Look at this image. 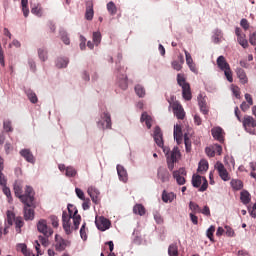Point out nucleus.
I'll list each match as a JSON object with an SVG mask.
<instances>
[{"instance_id":"nucleus-29","label":"nucleus","mask_w":256,"mask_h":256,"mask_svg":"<svg viewBox=\"0 0 256 256\" xmlns=\"http://www.w3.org/2000/svg\"><path fill=\"white\" fill-rule=\"evenodd\" d=\"M240 199L244 205H249L251 203V194L249 191L244 190L240 193Z\"/></svg>"},{"instance_id":"nucleus-5","label":"nucleus","mask_w":256,"mask_h":256,"mask_svg":"<svg viewBox=\"0 0 256 256\" xmlns=\"http://www.w3.org/2000/svg\"><path fill=\"white\" fill-rule=\"evenodd\" d=\"M242 125L245 129L246 133H249L250 135H255V127H256V120L253 118V116H244Z\"/></svg>"},{"instance_id":"nucleus-56","label":"nucleus","mask_w":256,"mask_h":256,"mask_svg":"<svg viewBox=\"0 0 256 256\" xmlns=\"http://www.w3.org/2000/svg\"><path fill=\"white\" fill-rule=\"evenodd\" d=\"M82 204V208L84 211H87L91 207V200L89 198L84 199Z\"/></svg>"},{"instance_id":"nucleus-10","label":"nucleus","mask_w":256,"mask_h":256,"mask_svg":"<svg viewBox=\"0 0 256 256\" xmlns=\"http://www.w3.org/2000/svg\"><path fill=\"white\" fill-rule=\"evenodd\" d=\"M215 169L218 171V175L222 181H229V179H231V177H229V172H227V169L223 163L217 162L215 164Z\"/></svg>"},{"instance_id":"nucleus-16","label":"nucleus","mask_w":256,"mask_h":256,"mask_svg":"<svg viewBox=\"0 0 256 256\" xmlns=\"http://www.w3.org/2000/svg\"><path fill=\"white\" fill-rule=\"evenodd\" d=\"M236 75L242 85H247V83H249V78L243 68H236Z\"/></svg>"},{"instance_id":"nucleus-51","label":"nucleus","mask_w":256,"mask_h":256,"mask_svg":"<svg viewBox=\"0 0 256 256\" xmlns=\"http://www.w3.org/2000/svg\"><path fill=\"white\" fill-rule=\"evenodd\" d=\"M75 193L78 197V199H81V201H85V192H83V190H81V188H75Z\"/></svg>"},{"instance_id":"nucleus-25","label":"nucleus","mask_w":256,"mask_h":256,"mask_svg":"<svg viewBox=\"0 0 256 256\" xmlns=\"http://www.w3.org/2000/svg\"><path fill=\"white\" fill-rule=\"evenodd\" d=\"M216 63L221 71H225V69L231 67L227 60L225 59V56H219L216 60Z\"/></svg>"},{"instance_id":"nucleus-6","label":"nucleus","mask_w":256,"mask_h":256,"mask_svg":"<svg viewBox=\"0 0 256 256\" xmlns=\"http://www.w3.org/2000/svg\"><path fill=\"white\" fill-rule=\"evenodd\" d=\"M192 185L193 187H196V188L200 187L199 191L203 193L204 191H207V188L209 187V182L207 181V178L201 177V175H193Z\"/></svg>"},{"instance_id":"nucleus-42","label":"nucleus","mask_w":256,"mask_h":256,"mask_svg":"<svg viewBox=\"0 0 256 256\" xmlns=\"http://www.w3.org/2000/svg\"><path fill=\"white\" fill-rule=\"evenodd\" d=\"M92 39L96 47H99V45L101 44V32H94Z\"/></svg>"},{"instance_id":"nucleus-22","label":"nucleus","mask_w":256,"mask_h":256,"mask_svg":"<svg viewBox=\"0 0 256 256\" xmlns=\"http://www.w3.org/2000/svg\"><path fill=\"white\" fill-rule=\"evenodd\" d=\"M169 177H171V175L167 169L161 167L158 169V179H160L162 183H167V181H169Z\"/></svg>"},{"instance_id":"nucleus-57","label":"nucleus","mask_w":256,"mask_h":256,"mask_svg":"<svg viewBox=\"0 0 256 256\" xmlns=\"http://www.w3.org/2000/svg\"><path fill=\"white\" fill-rule=\"evenodd\" d=\"M34 15H37V17H41L43 15V8L41 5H38L34 8Z\"/></svg>"},{"instance_id":"nucleus-41","label":"nucleus","mask_w":256,"mask_h":256,"mask_svg":"<svg viewBox=\"0 0 256 256\" xmlns=\"http://www.w3.org/2000/svg\"><path fill=\"white\" fill-rule=\"evenodd\" d=\"M29 1L28 0H21V5H22V11L24 17H29V7H27Z\"/></svg>"},{"instance_id":"nucleus-28","label":"nucleus","mask_w":256,"mask_h":256,"mask_svg":"<svg viewBox=\"0 0 256 256\" xmlns=\"http://www.w3.org/2000/svg\"><path fill=\"white\" fill-rule=\"evenodd\" d=\"M208 169H209V162L207 160L202 159L198 165V169H197L198 173H201V175H203V173L207 172Z\"/></svg>"},{"instance_id":"nucleus-61","label":"nucleus","mask_w":256,"mask_h":256,"mask_svg":"<svg viewBox=\"0 0 256 256\" xmlns=\"http://www.w3.org/2000/svg\"><path fill=\"white\" fill-rule=\"evenodd\" d=\"M184 53H185L187 65H191L193 63V58L191 57V54L187 52V50H184Z\"/></svg>"},{"instance_id":"nucleus-62","label":"nucleus","mask_w":256,"mask_h":256,"mask_svg":"<svg viewBox=\"0 0 256 256\" xmlns=\"http://www.w3.org/2000/svg\"><path fill=\"white\" fill-rule=\"evenodd\" d=\"M189 215L193 225H199V217H197L195 213H190Z\"/></svg>"},{"instance_id":"nucleus-30","label":"nucleus","mask_w":256,"mask_h":256,"mask_svg":"<svg viewBox=\"0 0 256 256\" xmlns=\"http://www.w3.org/2000/svg\"><path fill=\"white\" fill-rule=\"evenodd\" d=\"M16 219L17 218H15V213L13 211L8 210L6 212V225H9V227H11Z\"/></svg>"},{"instance_id":"nucleus-18","label":"nucleus","mask_w":256,"mask_h":256,"mask_svg":"<svg viewBox=\"0 0 256 256\" xmlns=\"http://www.w3.org/2000/svg\"><path fill=\"white\" fill-rule=\"evenodd\" d=\"M174 139L177 142V145H181L183 143V132L181 130V125H174Z\"/></svg>"},{"instance_id":"nucleus-58","label":"nucleus","mask_w":256,"mask_h":256,"mask_svg":"<svg viewBox=\"0 0 256 256\" xmlns=\"http://www.w3.org/2000/svg\"><path fill=\"white\" fill-rule=\"evenodd\" d=\"M212 148L214 149V154L217 153L218 155H221V153H223V147L219 144H214Z\"/></svg>"},{"instance_id":"nucleus-60","label":"nucleus","mask_w":256,"mask_h":256,"mask_svg":"<svg viewBox=\"0 0 256 256\" xmlns=\"http://www.w3.org/2000/svg\"><path fill=\"white\" fill-rule=\"evenodd\" d=\"M205 151H206V155H208V157H215V150H214L213 146L206 147Z\"/></svg>"},{"instance_id":"nucleus-32","label":"nucleus","mask_w":256,"mask_h":256,"mask_svg":"<svg viewBox=\"0 0 256 256\" xmlns=\"http://www.w3.org/2000/svg\"><path fill=\"white\" fill-rule=\"evenodd\" d=\"M169 256H179V247L176 243L170 244L168 247Z\"/></svg>"},{"instance_id":"nucleus-15","label":"nucleus","mask_w":256,"mask_h":256,"mask_svg":"<svg viewBox=\"0 0 256 256\" xmlns=\"http://www.w3.org/2000/svg\"><path fill=\"white\" fill-rule=\"evenodd\" d=\"M154 141L158 147H163V132L159 126L154 128Z\"/></svg>"},{"instance_id":"nucleus-59","label":"nucleus","mask_w":256,"mask_h":256,"mask_svg":"<svg viewBox=\"0 0 256 256\" xmlns=\"http://www.w3.org/2000/svg\"><path fill=\"white\" fill-rule=\"evenodd\" d=\"M2 188V191L4 193V195H6V197L9 199V197H11V189H9V187H7V184L6 185H1Z\"/></svg>"},{"instance_id":"nucleus-24","label":"nucleus","mask_w":256,"mask_h":256,"mask_svg":"<svg viewBox=\"0 0 256 256\" xmlns=\"http://www.w3.org/2000/svg\"><path fill=\"white\" fill-rule=\"evenodd\" d=\"M141 123H145L146 127L148 129H151L153 125V118L147 114V112L142 113L141 118H140Z\"/></svg>"},{"instance_id":"nucleus-63","label":"nucleus","mask_w":256,"mask_h":256,"mask_svg":"<svg viewBox=\"0 0 256 256\" xmlns=\"http://www.w3.org/2000/svg\"><path fill=\"white\" fill-rule=\"evenodd\" d=\"M241 27H243V29H245V31H247V29H249V21H247V19L243 18L240 22Z\"/></svg>"},{"instance_id":"nucleus-47","label":"nucleus","mask_w":256,"mask_h":256,"mask_svg":"<svg viewBox=\"0 0 256 256\" xmlns=\"http://www.w3.org/2000/svg\"><path fill=\"white\" fill-rule=\"evenodd\" d=\"M215 233V226H210L209 229L206 232V235L210 241L215 242V239L213 238V235Z\"/></svg>"},{"instance_id":"nucleus-50","label":"nucleus","mask_w":256,"mask_h":256,"mask_svg":"<svg viewBox=\"0 0 256 256\" xmlns=\"http://www.w3.org/2000/svg\"><path fill=\"white\" fill-rule=\"evenodd\" d=\"M16 231L21 233V227H23V218L17 217L15 220Z\"/></svg>"},{"instance_id":"nucleus-38","label":"nucleus","mask_w":256,"mask_h":256,"mask_svg":"<svg viewBox=\"0 0 256 256\" xmlns=\"http://www.w3.org/2000/svg\"><path fill=\"white\" fill-rule=\"evenodd\" d=\"M17 251H21V253H23V255L25 256H31V253L29 252V250H27V245L26 244H18L16 246Z\"/></svg>"},{"instance_id":"nucleus-12","label":"nucleus","mask_w":256,"mask_h":256,"mask_svg":"<svg viewBox=\"0 0 256 256\" xmlns=\"http://www.w3.org/2000/svg\"><path fill=\"white\" fill-rule=\"evenodd\" d=\"M212 137L216 141H219V143H223L225 141V132L223 131V128L221 127H214L211 129Z\"/></svg>"},{"instance_id":"nucleus-34","label":"nucleus","mask_w":256,"mask_h":256,"mask_svg":"<svg viewBox=\"0 0 256 256\" xmlns=\"http://www.w3.org/2000/svg\"><path fill=\"white\" fill-rule=\"evenodd\" d=\"M134 91L136 93V95L140 98H143L145 97L146 95V92H145V87H143V85L141 84H137L135 87H134Z\"/></svg>"},{"instance_id":"nucleus-35","label":"nucleus","mask_w":256,"mask_h":256,"mask_svg":"<svg viewBox=\"0 0 256 256\" xmlns=\"http://www.w3.org/2000/svg\"><path fill=\"white\" fill-rule=\"evenodd\" d=\"M107 11L110 15H117V5H115V2L110 1L106 5Z\"/></svg>"},{"instance_id":"nucleus-44","label":"nucleus","mask_w":256,"mask_h":256,"mask_svg":"<svg viewBox=\"0 0 256 256\" xmlns=\"http://www.w3.org/2000/svg\"><path fill=\"white\" fill-rule=\"evenodd\" d=\"M223 71L227 81H229V83H233V71H231V67L226 68Z\"/></svg>"},{"instance_id":"nucleus-8","label":"nucleus","mask_w":256,"mask_h":256,"mask_svg":"<svg viewBox=\"0 0 256 256\" xmlns=\"http://www.w3.org/2000/svg\"><path fill=\"white\" fill-rule=\"evenodd\" d=\"M95 223L99 231H107L111 227V221L103 216L96 218Z\"/></svg>"},{"instance_id":"nucleus-19","label":"nucleus","mask_w":256,"mask_h":256,"mask_svg":"<svg viewBox=\"0 0 256 256\" xmlns=\"http://www.w3.org/2000/svg\"><path fill=\"white\" fill-rule=\"evenodd\" d=\"M87 193L91 197L93 203H95V205H97V203H99V195H100L99 190H97V188L91 186L88 188Z\"/></svg>"},{"instance_id":"nucleus-40","label":"nucleus","mask_w":256,"mask_h":256,"mask_svg":"<svg viewBox=\"0 0 256 256\" xmlns=\"http://www.w3.org/2000/svg\"><path fill=\"white\" fill-rule=\"evenodd\" d=\"M61 41H63L64 45H69L71 43V40L69 39V36L67 35V32L65 30L60 31Z\"/></svg>"},{"instance_id":"nucleus-43","label":"nucleus","mask_w":256,"mask_h":256,"mask_svg":"<svg viewBox=\"0 0 256 256\" xmlns=\"http://www.w3.org/2000/svg\"><path fill=\"white\" fill-rule=\"evenodd\" d=\"M189 209H191V213H201V207H199L198 204L193 201L189 203Z\"/></svg>"},{"instance_id":"nucleus-27","label":"nucleus","mask_w":256,"mask_h":256,"mask_svg":"<svg viewBox=\"0 0 256 256\" xmlns=\"http://www.w3.org/2000/svg\"><path fill=\"white\" fill-rule=\"evenodd\" d=\"M133 213L135 215H140V217H143V215H145V213H147V210L145 209V206H143V204H136L133 207Z\"/></svg>"},{"instance_id":"nucleus-49","label":"nucleus","mask_w":256,"mask_h":256,"mask_svg":"<svg viewBox=\"0 0 256 256\" xmlns=\"http://www.w3.org/2000/svg\"><path fill=\"white\" fill-rule=\"evenodd\" d=\"M3 129L6 133H11L13 131V126L11 125V121L6 120L3 123Z\"/></svg>"},{"instance_id":"nucleus-23","label":"nucleus","mask_w":256,"mask_h":256,"mask_svg":"<svg viewBox=\"0 0 256 256\" xmlns=\"http://www.w3.org/2000/svg\"><path fill=\"white\" fill-rule=\"evenodd\" d=\"M183 63H185V58L183 54H180L178 60L172 62V68L175 69V71H181V69H183Z\"/></svg>"},{"instance_id":"nucleus-53","label":"nucleus","mask_w":256,"mask_h":256,"mask_svg":"<svg viewBox=\"0 0 256 256\" xmlns=\"http://www.w3.org/2000/svg\"><path fill=\"white\" fill-rule=\"evenodd\" d=\"M224 232L226 233L227 237H235V231L230 226H225Z\"/></svg>"},{"instance_id":"nucleus-26","label":"nucleus","mask_w":256,"mask_h":256,"mask_svg":"<svg viewBox=\"0 0 256 256\" xmlns=\"http://www.w3.org/2000/svg\"><path fill=\"white\" fill-rule=\"evenodd\" d=\"M175 199V193L173 192H167V191H163L162 193V201L164 203H173V200Z\"/></svg>"},{"instance_id":"nucleus-45","label":"nucleus","mask_w":256,"mask_h":256,"mask_svg":"<svg viewBox=\"0 0 256 256\" xmlns=\"http://www.w3.org/2000/svg\"><path fill=\"white\" fill-rule=\"evenodd\" d=\"M65 175L66 177H75V175H77V170L72 166H68L66 167Z\"/></svg>"},{"instance_id":"nucleus-1","label":"nucleus","mask_w":256,"mask_h":256,"mask_svg":"<svg viewBox=\"0 0 256 256\" xmlns=\"http://www.w3.org/2000/svg\"><path fill=\"white\" fill-rule=\"evenodd\" d=\"M15 196L23 203V213L25 221L33 220V188L31 186H21V183H14Z\"/></svg>"},{"instance_id":"nucleus-4","label":"nucleus","mask_w":256,"mask_h":256,"mask_svg":"<svg viewBox=\"0 0 256 256\" xmlns=\"http://www.w3.org/2000/svg\"><path fill=\"white\" fill-rule=\"evenodd\" d=\"M177 84L182 87V97L185 101H191L193 94L191 93V85L185 79L183 74H177Z\"/></svg>"},{"instance_id":"nucleus-39","label":"nucleus","mask_w":256,"mask_h":256,"mask_svg":"<svg viewBox=\"0 0 256 256\" xmlns=\"http://www.w3.org/2000/svg\"><path fill=\"white\" fill-rule=\"evenodd\" d=\"M199 107H200V111H201V113H203V115H207L209 113V109L207 108L205 99L199 100Z\"/></svg>"},{"instance_id":"nucleus-31","label":"nucleus","mask_w":256,"mask_h":256,"mask_svg":"<svg viewBox=\"0 0 256 256\" xmlns=\"http://www.w3.org/2000/svg\"><path fill=\"white\" fill-rule=\"evenodd\" d=\"M230 185L234 191H241L243 189V181L241 180L232 179Z\"/></svg>"},{"instance_id":"nucleus-2","label":"nucleus","mask_w":256,"mask_h":256,"mask_svg":"<svg viewBox=\"0 0 256 256\" xmlns=\"http://www.w3.org/2000/svg\"><path fill=\"white\" fill-rule=\"evenodd\" d=\"M67 211H63L62 213V227L66 233V235H71L74 231L79 229V225H81V215L79 214V210L73 204H68Z\"/></svg>"},{"instance_id":"nucleus-9","label":"nucleus","mask_w":256,"mask_h":256,"mask_svg":"<svg viewBox=\"0 0 256 256\" xmlns=\"http://www.w3.org/2000/svg\"><path fill=\"white\" fill-rule=\"evenodd\" d=\"M170 105L172 106L173 113L177 117V119H185V110L179 102L175 101L173 103H170Z\"/></svg>"},{"instance_id":"nucleus-33","label":"nucleus","mask_w":256,"mask_h":256,"mask_svg":"<svg viewBox=\"0 0 256 256\" xmlns=\"http://www.w3.org/2000/svg\"><path fill=\"white\" fill-rule=\"evenodd\" d=\"M20 155L28 161V163H33V154H31V150L24 149L20 152Z\"/></svg>"},{"instance_id":"nucleus-64","label":"nucleus","mask_w":256,"mask_h":256,"mask_svg":"<svg viewBox=\"0 0 256 256\" xmlns=\"http://www.w3.org/2000/svg\"><path fill=\"white\" fill-rule=\"evenodd\" d=\"M249 42L251 45H256V31L250 35Z\"/></svg>"},{"instance_id":"nucleus-37","label":"nucleus","mask_w":256,"mask_h":256,"mask_svg":"<svg viewBox=\"0 0 256 256\" xmlns=\"http://www.w3.org/2000/svg\"><path fill=\"white\" fill-rule=\"evenodd\" d=\"M67 65H69V59L67 58H58L56 61V67H58V69H63L67 67Z\"/></svg>"},{"instance_id":"nucleus-17","label":"nucleus","mask_w":256,"mask_h":256,"mask_svg":"<svg viewBox=\"0 0 256 256\" xmlns=\"http://www.w3.org/2000/svg\"><path fill=\"white\" fill-rule=\"evenodd\" d=\"M116 169H117V174H118L119 179L123 183H127L129 176L127 174V170L125 169V167H123L122 165H117Z\"/></svg>"},{"instance_id":"nucleus-20","label":"nucleus","mask_w":256,"mask_h":256,"mask_svg":"<svg viewBox=\"0 0 256 256\" xmlns=\"http://www.w3.org/2000/svg\"><path fill=\"white\" fill-rule=\"evenodd\" d=\"M117 85L120 87V89H122V91H127L129 87V83L127 82V75L122 74L118 76Z\"/></svg>"},{"instance_id":"nucleus-54","label":"nucleus","mask_w":256,"mask_h":256,"mask_svg":"<svg viewBox=\"0 0 256 256\" xmlns=\"http://www.w3.org/2000/svg\"><path fill=\"white\" fill-rule=\"evenodd\" d=\"M250 168L252 170L250 173V177H252L253 179H256V162H251Z\"/></svg>"},{"instance_id":"nucleus-13","label":"nucleus","mask_w":256,"mask_h":256,"mask_svg":"<svg viewBox=\"0 0 256 256\" xmlns=\"http://www.w3.org/2000/svg\"><path fill=\"white\" fill-rule=\"evenodd\" d=\"M101 119H103L104 122H98V127H100V129H111V114L104 112L101 115Z\"/></svg>"},{"instance_id":"nucleus-21","label":"nucleus","mask_w":256,"mask_h":256,"mask_svg":"<svg viewBox=\"0 0 256 256\" xmlns=\"http://www.w3.org/2000/svg\"><path fill=\"white\" fill-rule=\"evenodd\" d=\"M94 15H95V11L93 10V2H88L86 4L85 19L87 21H93Z\"/></svg>"},{"instance_id":"nucleus-55","label":"nucleus","mask_w":256,"mask_h":256,"mask_svg":"<svg viewBox=\"0 0 256 256\" xmlns=\"http://www.w3.org/2000/svg\"><path fill=\"white\" fill-rule=\"evenodd\" d=\"M87 43V38H85L83 35L80 36V49L81 51H85Z\"/></svg>"},{"instance_id":"nucleus-48","label":"nucleus","mask_w":256,"mask_h":256,"mask_svg":"<svg viewBox=\"0 0 256 256\" xmlns=\"http://www.w3.org/2000/svg\"><path fill=\"white\" fill-rule=\"evenodd\" d=\"M38 56L41 59V61H47V50H45L44 48H39Z\"/></svg>"},{"instance_id":"nucleus-36","label":"nucleus","mask_w":256,"mask_h":256,"mask_svg":"<svg viewBox=\"0 0 256 256\" xmlns=\"http://www.w3.org/2000/svg\"><path fill=\"white\" fill-rule=\"evenodd\" d=\"M87 231H89V228H87V222H83L80 228V237L83 241H87Z\"/></svg>"},{"instance_id":"nucleus-46","label":"nucleus","mask_w":256,"mask_h":256,"mask_svg":"<svg viewBox=\"0 0 256 256\" xmlns=\"http://www.w3.org/2000/svg\"><path fill=\"white\" fill-rule=\"evenodd\" d=\"M49 219L52 227H54V229H57V227H59V218L55 215H51L49 216Z\"/></svg>"},{"instance_id":"nucleus-7","label":"nucleus","mask_w":256,"mask_h":256,"mask_svg":"<svg viewBox=\"0 0 256 256\" xmlns=\"http://www.w3.org/2000/svg\"><path fill=\"white\" fill-rule=\"evenodd\" d=\"M69 245H71V242L69 240L63 239V237H61V235L56 234L55 235V249L56 251H65V249H67V247H69Z\"/></svg>"},{"instance_id":"nucleus-14","label":"nucleus","mask_w":256,"mask_h":256,"mask_svg":"<svg viewBox=\"0 0 256 256\" xmlns=\"http://www.w3.org/2000/svg\"><path fill=\"white\" fill-rule=\"evenodd\" d=\"M235 34L237 36V41L239 45H241L243 49H247L249 47V42L247 41L245 34L241 33V28H236Z\"/></svg>"},{"instance_id":"nucleus-52","label":"nucleus","mask_w":256,"mask_h":256,"mask_svg":"<svg viewBox=\"0 0 256 256\" xmlns=\"http://www.w3.org/2000/svg\"><path fill=\"white\" fill-rule=\"evenodd\" d=\"M184 143H185L186 151L187 153H189V151H191V140L189 139L187 134L184 135Z\"/></svg>"},{"instance_id":"nucleus-3","label":"nucleus","mask_w":256,"mask_h":256,"mask_svg":"<svg viewBox=\"0 0 256 256\" xmlns=\"http://www.w3.org/2000/svg\"><path fill=\"white\" fill-rule=\"evenodd\" d=\"M161 149H163V152L166 155L168 169L170 171H173V169H175V163H177V161L179 160V157H181V152H179V148L178 147L173 148L170 155H169V148L165 147L164 144H163V147H161Z\"/></svg>"},{"instance_id":"nucleus-11","label":"nucleus","mask_w":256,"mask_h":256,"mask_svg":"<svg viewBox=\"0 0 256 256\" xmlns=\"http://www.w3.org/2000/svg\"><path fill=\"white\" fill-rule=\"evenodd\" d=\"M186 176H187V171L185 170V168H180L179 170H176L173 172V177L174 179H176V182L178 183V185H185Z\"/></svg>"}]
</instances>
